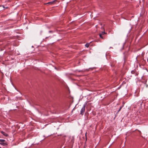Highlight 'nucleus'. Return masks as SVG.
<instances>
[{
    "label": "nucleus",
    "mask_w": 148,
    "mask_h": 148,
    "mask_svg": "<svg viewBox=\"0 0 148 148\" xmlns=\"http://www.w3.org/2000/svg\"><path fill=\"white\" fill-rule=\"evenodd\" d=\"M85 106L86 105H84L83 107L81 109V110L80 111V114L82 115H83L85 111Z\"/></svg>",
    "instance_id": "obj_1"
},
{
    "label": "nucleus",
    "mask_w": 148,
    "mask_h": 148,
    "mask_svg": "<svg viewBox=\"0 0 148 148\" xmlns=\"http://www.w3.org/2000/svg\"><path fill=\"white\" fill-rule=\"evenodd\" d=\"M5 141V140L3 139H0V142H1L0 144L3 146H5L7 145L6 143H4Z\"/></svg>",
    "instance_id": "obj_2"
},
{
    "label": "nucleus",
    "mask_w": 148,
    "mask_h": 148,
    "mask_svg": "<svg viewBox=\"0 0 148 148\" xmlns=\"http://www.w3.org/2000/svg\"><path fill=\"white\" fill-rule=\"evenodd\" d=\"M1 133L2 134L5 136H8V135L7 134L3 131H1Z\"/></svg>",
    "instance_id": "obj_3"
},
{
    "label": "nucleus",
    "mask_w": 148,
    "mask_h": 148,
    "mask_svg": "<svg viewBox=\"0 0 148 148\" xmlns=\"http://www.w3.org/2000/svg\"><path fill=\"white\" fill-rule=\"evenodd\" d=\"M89 43H86L85 45V46L87 47H88L89 46Z\"/></svg>",
    "instance_id": "obj_4"
},
{
    "label": "nucleus",
    "mask_w": 148,
    "mask_h": 148,
    "mask_svg": "<svg viewBox=\"0 0 148 148\" xmlns=\"http://www.w3.org/2000/svg\"><path fill=\"white\" fill-rule=\"evenodd\" d=\"M102 36V35L101 34H100L99 36H100V37L102 39H103V38Z\"/></svg>",
    "instance_id": "obj_5"
},
{
    "label": "nucleus",
    "mask_w": 148,
    "mask_h": 148,
    "mask_svg": "<svg viewBox=\"0 0 148 148\" xmlns=\"http://www.w3.org/2000/svg\"><path fill=\"white\" fill-rule=\"evenodd\" d=\"M102 35H104V34H106V33L104 32H102L101 34Z\"/></svg>",
    "instance_id": "obj_6"
},
{
    "label": "nucleus",
    "mask_w": 148,
    "mask_h": 148,
    "mask_svg": "<svg viewBox=\"0 0 148 148\" xmlns=\"http://www.w3.org/2000/svg\"><path fill=\"white\" fill-rule=\"evenodd\" d=\"M122 106H121V107H120V108H119V110H118V112H119V111L121 110V109H122Z\"/></svg>",
    "instance_id": "obj_7"
},
{
    "label": "nucleus",
    "mask_w": 148,
    "mask_h": 148,
    "mask_svg": "<svg viewBox=\"0 0 148 148\" xmlns=\"http://www.w3.org/2000/svg\"><path fill=\"white\" fill-rule=\"evenodd\" d=\"M55 2L54 1H53L52 2H49L48 3V4H52L53 3H54Z\"/></svg>",
    "instance_id": "obj_8"
},
{
    "label": "nucleus",
    "mask_w": 148,
    "mask_h": 148,
    "mask_svg": "<svg viewBox=\"0 0 148 148\" xmlns=\"http://www.w3.org/2000/svg\"><path fill=\"white\" fill-rule=\"evenodd\" d=\"M0 148H1V147H0Z\"/></svg>",
    "instance_id": "obj_9"
}]
</instances>
